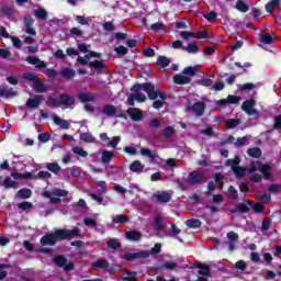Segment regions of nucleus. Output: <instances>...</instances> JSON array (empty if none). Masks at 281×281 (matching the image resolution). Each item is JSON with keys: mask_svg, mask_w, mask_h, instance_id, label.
Masks as SVG:
<instances>
[{"mask_svg": "<svg viewBox=\"0 0 281 281\" xmlns=\"http://www.w3.org/2000/svg\"><path fill=\"white\" fill-rule=\"evenodd\" d=\"M139 91H145L150 100H157V98H160V100L162 101L168 100L166 92L161 90H156L155 85H153L151 82L136 83L131 88V92L134 93L136 100L138 102H144L146 100V94Z\"/></svg>", "mask_w": 281, "mask_h": 281, "instance_id": "f257e3e1", "label": "nucleus"}, {"mask_svg": "<svg viewBox=\"0 0 281 281\" xmlns=\"http://www.w3.org/2000/svg\"><path fill=\"white\" fill-rule=\"evenodd\" d=\"M52 260L56 265V267L63 269V271L69 272L76 269V263L67 259V257H65L64 255H56Z\"/></svg>", "mask_w": 281, "mask_h": 281, "instance_id": "f03ea898", "label": "nucleus"}, {"mask_svg": "<svg viewBox=\"0 0 281 281\" xmlns=\"http://www.w3.org/2000/svg\"><path fill=\"white\" fill-rule=\"evenodd\" d=\"M40 243L42 245V247H54V245H56V243H61L60 239V233L58 229H56L53 233H47L45 234L41 239Z\"/></svg>", "mask_w": 281, "mask_h": 281, "instance_id": "7ed1b4c3", "label": "nucleus"}, {"mask_svg": "<svg viewBox=\"0 0 281 281\" xmlns=\"http://www.w3.org/2000/svg\"><path fill=\"white\" fill-rule=\"evenodd\" d=\"M59 238L63 240H71L74 238H82V233L78 226L74 227L72 229L69 228H59Z\"/></svg>", "mask_w": 281, "mask_h": 281, "instance_id": "20e7f679", "label": "nucleus"}, {"mask_svg": "<svg viewBox=\"0 0 281 281\" xmlns=\"http://www.w3.org/2000/svg\"><path fill=\"white\" fill-rule=\"evenodd\" d=\"M94 269H105L110 276H113V273H116L117 269H115L113 266L109 263V260L106 259H99L91 265Z\"/></svg>", "mask_w": 281, "mask_h": 281, "instance_id": "39448f33", "label": "nucleus"}, {"mask_svg": "<svg viewBox=\"0 0 281 281\" xmlns=\"http://www.w3.org/2000/svg\"><path fill=\"white\" fill-rule=\"evenodd\" d=\"M256 106V100L254 99H247L241 104V110L247 113V115H259L260 112L255 108Z\"/></svg>", "mask_w": 281, "mask_h": 281, "instance_id": "423d86ee", "label": "nucleus"}, {"mask_svg": "<svg viewBox=\"0 0 281 281\" xmlns=\"http://www.w3.org/2000/svg\"><path fill=\"white\" fill-rule=\"evenodd\" d=\"M205 179V172L203 171H191L187 178L188 183H190L191 186H198L199 183H201V181H203Z\"/></svg>", "mask_w": 281, "mask_h": 281, "instance_id": "0eeeda50", "label": "nucleus"}, {"mask_svg": "<svg viewBox=\"0 0 281 281\" xmlns=\"http://www.w3.org/2000/svg\"><path fill=\"white\" fill-rule=\"evenodd\" d=\"M150 252L147 250H142L138 252H125L123 255V260H127V262H132V260H139L142 258H149Z\"/></svg>", "mask_w": 281, "mask_h": 281, "instance_id": "6e6552de", "label": "nucleus"}, {"mask_svg": "<svg viewBox=\"0 0 281 281\" xmlns=\"http://www.w3.org/2000/svg\"><path fill=\"white\" fill-rule=\"evenodd\" d=\"M59 104L60 106H65V109H71L76 104V98L68 93H61L59 95Z\"/></svg>", "mask_w": 281, "mask_h": 281, "instance_id": "1a4fd4ad", "label": "nucleus"}, {"mask_svg": "<svg viewBox=\"0 0 281 281\" xmlns=\"http://www.w3.org/2000/svg\"><path fill=\"white\" fill-rule=\"evenodd\" d=\"M102 114L106 115V117H126L125 114L117 115V106L113 104L103 105Z\"/></svg>", "mask_w": 281, "mask_h": 281, "instance_id": "9d476101", "label": "nucleus"}, {"mask_svg": "<svg viewBox=\"0 0 281 281\" xmlns=\"http://www.w3.org/2000/svg\"><path fill=\"white\" fill-rule=\"evenodd\" d=\"M25 60L29 65L36 67V69H45L47 67V64L36 56H27Z\"/></svg>", "mask_w": 281, "mask_h": 281, "instance_id": "9b49d317", "label": "nucleus"}, {"mask_svg": "<svg viewBox=\"0 0 281 281\" xmlns=\"http://www.w3.org/2000/svg\"><path fill=\"white\" fill-rule=\"evenodd\" d=\"M205 102L198 101L193 103V105L190 108L191 111L196 115V117H202V115H205Z\"/></svg>", "mask_w": 281, "mask_h": 281, "instance_id": "f8f14e48", "label": "nucleus"}, {"mask_svg": "<svg viewBox=\"0 0 281 281\" xmlns=\"http://www.w3.org/2000/svg\"><path fill=\"white\" fill-rule=\"evenodd\" d=\"M240 102V97L228 94L226 99H221L217 101L218 106H227V104H238Z\"/></svg>", "mask_w": 281, "mask_h": 281, "instance_id": "ddd939ff", "label": "nucleus"}, {"mask_svg": "<svg viewBox=\"0 0 281 281\" xmlns=\"http://www.w3.org/2000/svg\"><path fill=\"white\" fill-rule=\"evenodd\" d=\"M43 100H44L43 94H37L33 99H27L25 106L26 109H38Z\"/></svg>", "mask_w": 281, "mask_h": 281, "instance_id": "4468645a", "label": "nucleus"}, {"mask_svg": "<svg viewBox=\"0 0 281 281\" xmlns=\"http://www.w3.org/2000/svg\"><path fill=\"white\" fill-rule=\"evenodd\" d=\"M32 25H34V19L32 18V15H26L24 18L25 33L30 34V36H36V31L34 30V27H32Z\"/></svg>", "mask_w": 281, "mask_h": 281, "instance_id": "2eb2a0df", "label": "nucleus"}, {"mask_svg": "<svg viewBox=\"0 0 281 281\" xmlns=\"http://www.w3.org/2000/svg\"><path fill=\"white\" fill-rule=\"evenodd\" d=\"M127 115L133 120V122H139L144 117V112L137 108H128Z\"/></svg>", "mask_w": 281, "mask_h": 281, "instance_id": "dca6fc26", "label": "nucleus"}, {"mask_svg": "<svg viewBox=\"0 0 281 281\" xmlns=\"http://www.w3.org/2000/svg\"><path fill=\"white\" fill-rule=\"evenodd\" d=\"M154 199H156L157 203H170L172 199V194L162 191L154 194Z\"/></svg>", "mask_w": 281, "mask_h": 281, "instance_id": "f3484780", "label": "nucleus"}, {"mask_svg": "<svg viewBox=\"0 0 281 281\" xmlns=\"http://www.w3.org/2000/svg\"><path fill=\"white\" fill-rule=\"evenodd\" d=\"M125 238L132 243H139L142 240V233L138 231H128L125 233Z\"/></svg>", "mask_w": 281, "mask_h": 281, "instance_id": "a211bd4d", "label": "nucleus"}, {"mask_svg": "<svg viewBox=\"0 0 281 281\" xmlns=\"http://www.w3.org/2000/svg\"><path fill=\"white\" fill-rule=\"evenodd\" d=\"M257 170H260L263 173V178L266 180L273 179V175L269 172L271 170V166L258 162Z\"/></svg>", "mask_w": 281, "mask_h": 281, "instance_id": "6ab92c4d", "label": "nucleus"}, {"mask_svg": "<svg viewBox=\"0 0 281 281\" xmlns=\"http://www.w3.org/2000/svg\"><path fill=\"white\" fill-rule=\"evenodd\" d=\"M145 167L146 166L144 164H142V161L134 160L130 165V170H131V172H136L137 175H142V172H144Z\"/></svg>", "mask_w": 281, "mask_h": 281, "instance_id": "aec40b11", "label": "nucleus"}, {"mask_svg": "<svg viewBox=\"0 0 281 281\" xmlns=\"http://www.w3.org/2000/svg\"><path fill=\"white\" fill-rule=\"evenodd\" d=\"M173 82L175 85H190V82H192V78L178 74L173 77Z\"/></svg>", "mask_w": 281, "mask_h": 281, "instance_id": "412c9836", "label": "nucleus"}, {"mask_svg": "<svg viewBox=\"0 0 281 281\" xmlns=\"http://www.w3.org/2000/svg\"><path fill=\"white\" fill-rule=\"evenodd\" d=\"M32 89L37 91V93H45L47 91V86H45V83H43V81L37 78L33 81Z\"/></svg>", "mask_w": 281, "mask_h": 281, "instance_id": "4be33fe9", "label": "nucleus"}, {"mask_svg": "<svg viewBox=\"0 0 281 281\" xmlns=\"http://www.w3.org/2000/svg\"><path fill=\"white\" fill-rule=\"evenodd\" d=\"M53 121L57 126H60V128H63L64 131H69V127L71 126V124H69V121L63 120L59 116H54Z\"/></svg>", "mask_w": 281, "mask_h": 281, "instance_id": "5701e85b", "label": "nucleus"}, {"mask_svg": "<svg viewBox=\"0 0 281 281\" xmlns=\"http://www.w3.org/2000/svg\"><path fill=\"white\" fill-rule=\"evenodd\" d=\"M247 155L254 159H260L262 157V149L258 147H252L247 150Z\"/></svg>", "mask_w": 281, "mask_h": 281, "instance_id": "b1692460", "label": "nucleus"}, {"mask_svg": "<svg viewBox=\"0 0 281 281\" xmlns=\"http://www.w3.org/2000/svg\"><path fill=\"white\" fill-rule=\"evenodd\" d=\"M113 157H115V153L103 150L101 155V161L102 164H111V159H113Z\"/></svg>", "mask_w": 281, "mask_h": 281, "instance_id": "393cba45", "label": "nucleus"}, {"mask_svg": "<svg viewBox=\"0 0 281 281\" xmlns=\"http://www.w3.org/2000/svg\"><path fill=\"white\" fill-rule=\"evenodd\" d=\"M61 76L63 78L71 80L72 78H76V70H74V68L66 67L61 69Z\"/></svg>", "mask_w": 281, "mask_h": 281, "instance_id": "a878e982", "label": "nucleus"}, {"mask_svg": "<svg viewBox=\"0 0 281 281\" xmlns=\"http://www.w3.org/2000/svg\"><path fill=\"white\" fill-rule=\"evenodd\" d=\"M246 203H247V205L252 207V211L256 212V214H260L265 211V205H262L260 203L254 204V202H251V200H247Z\"/></svg>", "mask_w": 281, "mask_h": 281, "instance_id": "bb28decb", "label": "nucleus"}, {"mask_svg": "<svg viewBox=\"0 0 281 281\" xmlns=\"http://www.w3.org/2000/svg\"><path fill=\"white\" fill-rule=\"evenodd\" d=\"M125 277H121L123 281H137V272L131 270H124Z\"/></svg>", "mask_w": 281, "mask_h": 281, "instance_id": "cd10ccee", "label": "nucleus"}, {"mask_svg": "<svg viewBox=\"0 0 281 281\" xmlns=\"http://www.w3.org/2000/svg\"><path fill=\"white\" fill-rule=\"evenodd\" d=\"M108 247L114 250L122 249V243L117 238H111L108 240Z\"/></svg>", "mask_w": 281, "mask_h": 281, "instance_id": "c85d7f7f", "label": "nucleus"}, {"mask_svg": "<svg viewBox=\"0 0 281 281\" xmlns=\"http://www.w3.org/2000/svg\"><path fill=\"white\" fill-rule=\"evenodd\" d=\"M18 199H30L32 196V190L27 188L20 189L16 193Z\"/></svg>", "mask_w": 281, "mask_h": 281, "instance_id": "c756f323", "label": "nucleus"}, {"mask_svg": "<svg viewBox=\"0 0 281 281\" xmlns=\"http://www.w3.org/2000/svg\"><path fill=\"white\" fill-rule=\"evenodd\" d=\"M198 269H200L198 271L199 276H210L211 273V268L210 266L205 265V263H198Z\"/></svg>", "mask_w": 281, "mask_h": 281, "instance_id": "7c9ffc66", "label": "nucleus"}, {"mask_svg": "<svg viewBox=\"0 0 281 281\" xmlns=\"http://www.w3.org/2000/svg\"><path fill=\"white\" fill-rule=\"evenodd\" d=\"M88 67L90 69H97L98 71H102V69H104L106 66H104L103 61L94 60V61L88 63Z\"/></svg>", "mask_w": 281, "mask_h": 281, "instance_id": "2f4dec72", "label": "nucleus"}, {"mask_svg": "<svg viewBox=\"0 0 281 281\" xmlns=\"http://www.w3.org/2000/svg\"><path fill=\"white\" fill-rule=\"evenodd\" d=\"M166 229V225H164V218L161 216L155 217V231L156 232H164Z\"/></svg>", "mask_w": 281, "mask_h": 281, "instance_id": "473e14b6", "label": "nucleus"}, {"mask_svg": "<svg viewBox=\"0 0 281 281\" xmlns=\"http://www.w3.org/2000/svg\"><path fill=\"white\" fill-rule=\"evenodd\" d=\"M235 8L236 10H238V12H249V5H247L244 0H237L235 3Z\"/></svg>", "mask_w": 281, "mask_h": 281, "instance_id": "72a5a7b5", "label": "nucleus"}, {"mask_svg": "<svg viewBox=\"0 0 281 281\" xmlns=\"http://www.w3.org/2000/svg\"><path fill=\"white\" fill-rule=\"evenodd\" d=\"M226 124V128L228 131H232L233 128H236V126H238L240 124V120L239 119H228L225 121Z\"/></svg>", "mask_w": 281, "mask_h": 281, "instance_id": "f704fd0d", "label": "nucleus"}, {"mask_svg": "<svg viewBox=\"0 0 281 281\" xmlns=\"http://www.w3.org/2000/svg\"><path fill=\"white\" fill-rule=\"evenodd\" d=\"M187 227H190V229H199L201 227V220L191 218L186 222Z\"/></svg>", "mask_w": 281, "mask_h": 281, "instance_id": "c9c22d12", "label": "nucleus"}, {"mask_svg": "<svg viewBox=\"0 0 281 281\" xmlns=\"http://www.w3.org/2000/svg\"><path fill=\"white\" fill-rule=\"evenodd\" d=\"M157 65L159 67H161L162 69H166V67H169V65H170V59H168V57H166L164 55H160V56H158Z\"/></svg>", "mask_w": 281, "mask_h": 281, "instance_id": "e433bc0d", "label": "nucleus"}, {"mask_svg": "<svg viewBox=\"0 0 281 281\" xmlns=\"http://www.w3.org/2000/svg\"><path fill=\"white\" fill-rule=\"evenodd\" d=\"M239 165H240V157L238 156H235L233 159L226 160V166H229L232 170H234V168H238Z\"/></svg>", "mask_w": 281, "mask_h": 281, "instance_id": "4c0bfd02", "label": "nucleus"}, {"mask_svg": "<svg viewBox=\"0 0 281 281\" xmlns=\"http://www.w3.org/2000/svg\"><path fill=\"white\" fill-rule=\"evenodd\" d=\"M78 98H79L80 102H82L83 104H87V102H93V100H95V97H93L89 93H79Z\"/></svg>", "mask_w": 281, "mask_h": 281, "instance_id": "58836bf2", "label": "nucleus"}, {"mask_svg": "<svg viewBox=\"0 0 281 281\" xmlns=\"http://www.w3.org/2000/svg\"><path fill=\"white\" fill-rule=\"evenodd\" d=\"M16 91L12 90V89H0V97L1 98H14V95H16Z\"/></svg>", "mask_w": 281, "mask_h": 281, "instance_id": "ea45409f", "label": "nucleus"}, {"mask_svg": "<svg viewBox=\"0 0 281 281\" xmlns=\"http://www.w3.org/2000/svg\"><path fill=\"white\" fill-rule=\"evenodd\" d=\"M79 137L81 142H86V144H93V142H95V138L91 133H81Z\"/></svg>", "mask_w": 281, "mask_h": 281, "instance_id": "a19ab883", "label": "nucleus"}, {"mask_svg": "<svg viewBox=\"0 0 281 281\" xmlns=\"http://www.w3.org/2000/svg\"><path fill=\"white\" fill-rule=\"evenodd\" d=\"M47 11L43 8H40L37 10L34 11V16H36V19H41L42 21L47 20Z\"/></svg>", "mask_w": 281, "mask_h": 281, "instance_id": "79ce46f5", "label": "nucleus"}, {"mask_svg": "<svg viewBox=\"0 0 281 281\" xmlns=\"http://www.w3.org/2000/svg\"><path fill=\"white\" fill-rule=\"evenodd\" d=\"M112 221L115 224L128 223V216H126L124 214H119V215H115L114 217H112Z\"/></svg>", "mask_w": 281, "mask_h": 281, "instance_id": "37998d69", "label": "nucleus"}, {"mask_svg": "<svg viewBox=\"0 0 281 281\" xmlns=\"http://www.w3.org/2000/svg\"><path fill=\"white\" fill-rule=\"evenodd\" d=\"M140 155L143 157H148L149 159H157V154L153 153V150L148 149V148H142L140 149Z\"/></svg>", "mask_w": 281, "mask_h": 281, "instance_id": "c03bdc74", "label": "nucleus"}, {"mask_svg": "<svg viewBox=\"0 0 281 281\" xmlns=\"http://www.w3.org/2000/svg\"><path fill=\"white\" fill-rule=\"evenodd\" d=\"M47 170H49V172H53L54 175H58V172H60V166L58 165V162H49L46 165Z\"/></svg>", "mask_w": 281, "mask_h": 281, "instance_id": "a18cd8bd", "label": "nucleus"}, {"mask_svg": "<svg viewBox=\"0 0 281 281\" xmlns=\"http://www.w3.org/2000/svg\"><path fill=\"white\" fill-rule=\"evenodd\" d=\"M182 74L183 76H187V77L189 76V78H192L193 76H196V68L192 66L186 67L182 70Z\"/></svg>", "mask_w": 281, "mask_h": 281, "instance_id": "49530a36", "label": "nucleus"}, {"mask_svg": "<svg viewBox=\"0 0 281 281\" xmlns=\"http://www.w3.org/2000/svg\"><path fill=\"white\" fill-rule=\"evenodd\" d=\"M14 186H16V181L12 180V178L10 177H7L2 182V187L7 190H10V188H14Z\"/></svg>", "mask_w": 281, "mask_h": 281, "instance_id": "de8ad7c7", "label": "nucleus"}, {"mask_svg": "<svg viewBox=\"0 0 281 281\" xmlns=\"http://www.w3.org/2000/svg\"><path fill=\"white\" fill-rule=\"evenodd\" d=\"M233 172L237 177V179H240V178H243L246 175L247 169H245V167H240L239 166V167H235L233 169Z\"/></svg>", "mask_w": 281, "mask_h": 281, "instance_id": "09e8293b", "label": "nucleus"}, {"mask_svg": "<svg viewBox=\"0 0 281 281\" xmlns=\"http://www.w3.org/2000/svg\"><path fill=\"white\" fill-rule=\"evenodd\" d=\"M228 199H234L235 201H238V191L234 186H231L227 191Z\"/></svg>", "mask_w": 281, "mask_h": 281, "instance_id": "8fccbe9b", "label": "nucleus"}, {"mask_svg": "<svg viewBox=\"0 0 281 281\" xmlns=\"http://www.w3.org/2000/svg\"><path fill=\"white\" fill-rule=\"evenodd\" d=\"M203 16L206 21L214 23V21L217 20L218 15L216 14V11H210V12L204 13Z\"/></svg>", "mask_w": 281, "mask_h": 281, "instance_id": "3c124183", "label": "nucleus"}, {"mask_svg": "<svg viewBox=\"0 0 281 281\" xmlns=\"http://www.w3.org/2000/svg\"><path fill=\"white\" fill-rule=\"evenodd\" d=\"M172 135H175V127L172 126H167L161 133V137H164L165 139H168V137H172Z\"/></svg>", "mask_w": 281, "mask_h": 281, "instance_id": "603ef678", "label": "nucleus"}, {"mask_svg": "<svg viewBox=\"0 0 281 281\" xmlns=\"http://www.w3.org/2000/svg\"><path fill=\"white\" fill-rule=\"evenodd\" d=\"M273 36L271 34H263L260 36V43H263V45H271L273 43Z\"/></svg>", "mask_w": 281, "mask_h": 281, "instance_id": "864d4df0", "label": "nucleus"}, {"mask_svg": "<svg viewBox=\"0 0 281 281\" xmlns=\"http://www.w3.org/2000/svg\"><path fill=\"white\" fill-rule=\"evenodd\" d=\"M0 58L12 60V52L8 48H0Z\"/></svg>", "mask_w": 281, "mask_h": 281, "instance_id": "5fc2aeb1", "label": "nucleus"}, {"mask_svg": "<svg viewBox=\"0 0 281 281\" xmlns=\"http://www.w3.org/2000/svg\"><path fill=\"white\" fill-rule=\"evenodd\" d=\"M184 49H187L189 54H196L200 52L199 45H196V43L188 44Z\"/></svg>", "mask_w": 281, "mask_h": 281, "instance_id": "6e6d98bb", "label": "nucleus"}, {"mask_svg": "<svg viewBox=\"0 0 281 281\" xmlns=\"http://www.w3.org/2000/svg\"><path fill=\"white\" fill-rule=\"evenodd\" d=\"M234 268L237 269V271L245 272L247 271V262H245V260H239L235 263Z\"/></svg>", "mask_w": 281, "mask_h": 281, "instance_id": "4d7b16f0", "label": "nucleus"}, {"mask_svg": "<svg viewBox=\"0 0 281 281\" xmlns=\"http://www.w3.org/2000/svg\"><path fill=\"white\" fill-rule=\"evenodd\" d=\"M83 225H86V227H97L98 221H95L94 218H91V217H85Z\"/></svg>", "mask_w": 281, "mask_h": 281, "instance_id": "13d9d810", "label": "nucleus"}, {"mask_svg": "<svg viewBox=\"0 0 281 281\" xmlns=\"http://www.w3.org/2000/svg\"><path fill=\"white\" fill-rule=\"evenodd\" d=\"M162 269H168L169 271H175V269H177V262L175 261H165L161 265Z\"/></svg>", "mask_w": 281, "mask_h": 281, "instance_id": "bf43d9fd", "label": "nucleus"}, {"mask_svg": "<svg viewBox=\"0 0 281 281\" xmlns=\"http://www.w3.org/2000/svg\"><path fill=\"white\" fill-rule=\"evenodd\" d=\"M2 14H4L7 19H14V10L10 7L2 8Z\"/></svg>", "mask_w": 281, "mask_h": 281, "instance_id": "052dcab7", "label": "nucleus"}, {"mask_svg": "<svg viewBox=\"0 0 281 281\" xmlns=\"http://www.w3.org/2000/svg\"><path fill=\"white\" fill-rule=\"evenodd\" d=\"M46 104L48 106H53L54 109H57V106H60V99H56V98H49L46 101Z\"/></svg>", "mask_w": 281, "mask_h": 281, "instance_id": "680f3d73", "label": "nucleus"}, {"mask_svg": "<svg viewBox=\"0 0 281 281\" xmlns=\"http://www.w3.org/2000/svg\"><path fill=\"white\" fill-rule=\"evenodd\" d=\"M72 151L75 153V155H79V157H88L89 153H87V150H85L82 147L77 146L72 149Z\"/></svg>", "mask_w": 281, "mask_h": 281, "instance_id": "e2e57ef3", "label": "nucleus"}, {"mask_svg": "<svg viewBox=\"0 0 281 281\" xmlns=\"http://www.w3.org/2000/svg\"><path fill=\"white\" fill-rule=\"evenodd\" d=\"M121 137L120 136H114L108 144V148H117V144H120L121 142Z\"/></svg>", "mask_w": 281, "mask_h": 281, "instance_id": "0e129e2a", "label": "nucleus"}, {"mask_svg": "<svg viewBox=\"0 0 281 281\" xmlns=\"http://www.w3.org/2000/svg\"><path fill=\"white\" fill-rule=\"evenodd\" d=\"M23 79L27 80L29 82H34L38 79L34 72H25L23 74Z\"/></svg>", "mask_w": 281, "mask_h": 281, "instance_id": "69168bd1", "label": "nucleus"}, {"mask_svg": "<svg viewBox=\"0 0 281 281\" xmlns=\"http://www.w3.org/2000/svg\"><path fill=\"white\" fill-rule=\"evenodd\" d=\"M35 179H52V173L49 171H38Z\"/></svg>", "mask_w": 281, "mask_h": 281, "instance_id": "338daca9", "label": "nucleus"}, {"mask_svg": "<svg viewBox=\"0 0 281 281\" xmlns=\"http://www.w3.org/2000/svg\"><path fill=\"white\" fill-rule=\"evenodd\" d=\"M148 126L149 128H159V126H161V122H159L157 119H150L148 122Z\"/></svg>", "mask_w": 281, "mask_h": 281, "instance_id": "774afa93", "label": "nucleus"}]
</instances>
